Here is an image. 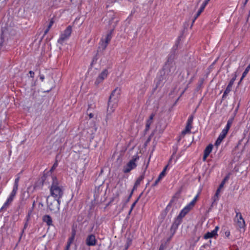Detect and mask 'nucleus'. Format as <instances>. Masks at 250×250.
<instances>
[{
    "label": "nucleus",
    "instance_id": "de8ad7c7",
    "mask_svg": "<svg viewBox=\"0 0 250 250\" xmlns=\"http://www.w3.org/2000/svg\"><path fill=\"white\" fill-rule=\"evenodd\" d=\"M40 80H41L42 82H43V80H44V75H40Z\"/></svg>",
    "mask_w": 250,
    "mask_h": 250
},
{
    "label": "nucleus",
    "instance_id": "6e6d98bb",
    "mask_svg": "<svg viewBox=\"0 0 250 250\" xmlns=\"http://www.w3.org/2000/svg\"><path fill=\"white\" fill-rule=\"evenodd\" d=\"M159 250H164V248L162 246H160Z\"/></svg>",
    "mask_w": 250,
    "mask_h": 250
},
{
    "label": "nucleus",
    "instance_id": "2eb2a0df",
    "mask_svg": "<svg viewBox=\"0 0 250 250\" xmlns=\"http://www.w3.org/2000/svg\"><path fill=\"white\" fill-rule=\"evenodd\" d=\"M155 115L154 114H151L149 118L147 120L146 125V127H145V131H147L149 128L150 125L152 124L153 122V119L154 118Z\"/></svg>",
    "mask_w": 250,
    "mask_h": 250
},
{
    "label": "nucleus",
    "instance_id": "7ed1b4c3",
    "mask_svg": "<svg viewBox=\"0 0 250 250\" xmlns=\"http://www.w3.org/2000/svg\"><path fill=\"white\" fill-rule=\"evenodd\" d=\"M46 200L48 208L51 212L56 213L59 211L61 203L60 199L58 200L54 198L53 200H50L49 196H48Z\"/></svg>",
    "mask_w": 250,
    "mask_h": 250
},
{
    "label": "nucleus",
    "instance_id": "39448f33",
    "mask_svg": "<svg viewBox=\"0 0 250 250\" xmlns=\"http://www.w3.org/2000/svg\"><path fill=\"white\" fill-rule=\"evenodd\" d=\"M139 156L136 155L134 156L132 159L129 161L127 164L123 167V171L125 173L130 172L131 170L134 169L137 167L136 161L139 159Z\"/></svg>",
    "mask_w": 250,
    "mask_h": 250
},
{
    "label": "nucleus",
    "instance_id": "6e6552de",
    "mask_svg": "<svg viewBox=\"0 0 250 250\" xmlns=\"http://www.w3.org/2000/svg\"><path fill=\"white\" fill-rule=\"evenodd\" d=\"M235 212L236 216L234 218V221L236 222L237 225L239 229H244L246 227V224L242 214L240 212H237L236 210H235Z\"/></svg>",
    "mask_w": 250,
    "mask_h": 250
},
{
    "label": "nucleus",
    "instance_id": "412c9836",
    "mask_svg": "<svg viewBox=\"0 0 250 250\" xmlns=\"http://www.w3.org/2000/svg\"><path fill=\"white\" fill-rule=\"evenodd\" d=\"M145 171L143 172L136 180L135 182V186H138L140 185L141 182L143 180V179L145 178Z\"/></svg>",
    "mask_w": 250,
    "mask_h": 250
},
{
    "label": "nucleus",
    "instance_id": "ea45409f",
    "mask_svg": "<svg viewBox=\"0 0 250 250\" xmlns=\"http://www.w3.org/2000/svg\"><path fill=\"white\" fill-rule=\"evenodd\" d=\"M32 210H30V211H28V214H27V215L26 216V218H27V221L29 220V218L30 217V215H31V214L32 213Z\"/></svg>",
    "mask_w": 250,
    "mask_h": 250
},
{
    "label": "nucleus",
    "instance_id": "b1692460",
    "mask_svg": "<svg viewBox=\"0 0 250 250\" xmlns=\"http://www.w3.org/2000/svg\"><path fill=\"white\" fill-rule=\"evenodd\" d=\"M75 235H76V230L75 229H73L72 231L71 236V237H70L69 238L67 242L72 243V242L74 240Z\"/></svg>",
    "mask_w": 250,
    "mask_h": 250
},
{
    "label": "nucleus",
    "instance_id": "dca6fc26",
    "mask_svg": "<svg viewBox=\"0 0 250 250\" xmlns=\"http://www.w3.org/2000/svg\"><path fill=\"white\" fill-rule=\"evenodd\" d=\"M42 221L43 222L45 223L48 226H53L52 219L49 215H44L42 217Z\"/></svg>",
    "mask_w": 250,
    "mask_h": 250
},
{
    "label": "nucleus",
    "instance_id": "37998d69",
    "mask_svg": "<svg viewBox=\"0 0 250 250\" xmlns=\"http://www.w3.org/2000/svg\"><path fill=\"white\" fill-rule=\"evenodd\" d=\"M58 166V163L56 162V163H55L53 166V167H52V168H51V170H53Z\"/></svg>",
    "mask_w": 250,
    "mask_h": 250
},
{
    "label": "nucleus",
    "instance_id": "7c9ffc66",
    "mask_svg": "<svg viewBox=\"0 0 250 250\" xmlns=\"http://www.w3.org/2000/svg\"><path fill=\"white\" fill-rule=\"evenodd\" d=\"M28 221L27 220L26 222H25V223L24 224V227L21 232V236L20 237V240H21V237H22V234L24 233V230L26 229V228L27 227V226H28Z\"/></svg>",
    "mask_w": 250,
    "mask_h": 250
},
{
    "label": "nucleus",
    "instance_id": "423d86ee",
    "mask_svg": "<svg viewBox=\"0 0 250 250\" xmlns=\"http://www.w3.org/2000/svg\"><path fill=\"white\" fill-rule=\"evenodd\" d=\"M18 191V189L13 188L11 192L10 193L9 196L7 198L6 201L4 203L3 206L0 208V210H6L9 206L12 203Z\"/></svg>",
    "mask_w": 250,
    "mask_h": 250
},
{
    "label": "nucleus",
    "instance_id": "cd10ccee",
    "mask_svg": "<svg viewBox=\"0 0 250 250\" xmlns=\"http://www.w3.org/2000/svg\"><path fill=\"white\" fill-rule=\"evenodd\" d=\"M182 218L177 216V217L175 219L173 223L179 226L182 222Z\"/></svg>",
    "mask_w": 250,
    "mask_h": 250
},
{
    "label": "nucleus",
    "instance_id": "13d9d810",
    "mask_svg": "<svg viewBox=\"0 0 250 250\" xmlns=\"http://www.w3.org/2000/svg\"><path fill=\"white\" fill-rule=\"evenodd\" d=\"M93 229V226L92 227L90 231H91Z\"/></svg>",
    "mask_w": 250,
    "mask_h": 250
},
{
    "label": "nucleus",
    "instance_id": "a878e982",
    "mask_svg": "<svg viewBox=\"0 0 250 250\" xmlns=\"http://www.w3.org/2000/svg\"><path fill=\"white\" fill-rule=\"evenodd\" d=\"M178 227H179V226H178L177 225L173 223H172V224L171 226V228H170V231L171 232H173L172 235L175 233V232H176V230L177 229Z\"/></svg>",
    "mask_w": 250,
    "mask_h": 250
},
{
    "label": "nucleus",
    "instance_id": "72a5a7b5",
    "mask_svg": "<svg viewBox=\"0 0 250 250\" xmlns=\"http://www.w3.org/2000/svg\"><path fill=\"white\" fill-rule=\"evenodd\" d=\"M233 118H230L227 122V126H229V127H230L232 123H233Z\"/></svg>",
    "mask_w": 250,
    "mask_h": 250
},
{
    "label": "nucleus",
    "instance_id": "a19ab883",
    "mask_svg": "<svg viewBox=\"0 0 250 250\" xmlns=\"http://www.w3.org/2000/svg\"><path fill=\"white\" fill-rule=\"evenodd\" d=\"M139 200V198L132 204L131 206V209H133L134 207H135V205L136 204L137 202H138Z\"/></svg>",
    "mask_w": 250,
    "mask_h": 250
},
{
    "label": "nucleus",
    "instance_id": "c03bdc74",
    "mask_svg": "<svg viewBox=\"0 0 250 250\" xmlns=\"http://www.w3.org/2000/svg\"><path fill=\"white\" fill-rule=\"evenodd\" d=\"M29 74H30V77L31 78H34V75H35V73L33 71H30L29 72Z\"/></svg>",
    "mask_w": 250,
    "mask_h": 250
},
{
    "label": "nucleus",
    "instance_id": "ddd939ff",
    "mask_svg": "<svg viewBox=\"0 0 250 250\" xmlns=\"http://www.w3.org/2000/svg\"><path fill=\"white\" fill-rule=\"evenodd\" d=\"M219 227L218 226L215 227V229L211 232H208L205 234L204 236V239H208V238H210L213 237V236L217 235V231Z\"/></svg>",
    "mask_w": 250,
    "mask_h": 250
},
{
    "label": "nucleus",
    "instance_id": "aec40b11",
    "mask_svg": "<svg viewBox=\"0 0 250 250\" xmlns=\"http://www.w3.org/2000/svg\"><path fill=\"white\" fill-rule=\"evenodd\" d=\"M190 210L188 208V207H185L181 210L178 216L183 219Z\"/></svg>",
    "mask_w": 250,
    "mask_h": 250
},
{
    "label": "nucleus",
    "instance_id": "f704fd0d",
    "mask_svg": "<svg viewBox=\"0 0 250 250\" xmlns=\"http://www.w3.org/2000/svg\"><path fill=\"white\" fill-rule=\"evenodd\" d=\"M229 128H230V127H229V126H227L226 125V126L225 127V128L222 130V131L227 134Z\"/></svg>",
    "mask_w": 250,
    "mask_h": 250
},
{
    "label": "nucleus",
    "instance_id": "a18cd8bd",
    "mask_svg": "<svg viewBox=\"0 0 250 250\" xmlns=\"http://www.w3.org/2000/svg\"><path fill=\"white\" fill-rule=\"evenodd\" d=\"M225 235H226V236L227 237H229V236L230 235V232H229V231H228H228H226L225 232Z\"/></svg>",
    "mask_w": 250,
    "mask_h": 250
},
{
    "label": "nucleus",
    "instance_id": "2f4dec72",
    "mask_svg": "<svg viewBox=\"0 0 250 250\" xmlns=\"http://www.w3.org/2000/svg\"><path fill=\"white\" fill-rule=\"evenodd\" d=\"M195 204V203L192 200L186 207H188V208H189L190 210L193 207L194 205Z\"/></svg>",
    "mask_w": 250,
    "mask_h": 250
},
{
    "label": "nucleus",
    "instance_id": "0eeeda50",
    "mask_svg": "<svg viewBox=\"0 0 250 250\" xmlns=\"http://www.w3.org/2000/svg\"><path fill=\"white\" fill-rule=\"evenodd\" d=\"M72 33V27L71 26H68L63 31V32L61 34L59 39L58 40V43L60 44H62L63 42L68 40L70 37Z\"/></svg>",
    "mask_w": 250,
    "mask_h": 250
},
{
    "label": "nucleus",
    "instance_id": "e433bc0d",
    "mask_svg": "<svg viewBox=\"0 0 250 250\" xmlns=\"http://www.w3.org/2000/svg\"><path fill=\"white\" fill-rule=\"evenodd\" d=\"M162 179L158 176V178L156 180L155 183L153 184V186H156L158 183L162 180Z\"/></svg>",
    "mask_w": 250,
    "mask_h": 250
},
{
    "label": "nucleus",
    "instance_id": "4c0bfd02",
    "mask_svg": "<svg viewBox=\"0 0 250 250\" xmlns=\"http://www.w3.org/2000/svg\"><path fill=\"white\" fill-rule=\"evenodd\" d=\"M54 22V21L53 19H51V20L50 21L48 25V27H49V28H50L52 27V26L53 25Z\"/></svg>",
    "mask_w": 250,
    "mask_h": 250
},
{
    "label": "nucleus",
    "instance_id": "864d4df0",
    "mask_svg": "<svg viewBox=\"0 0 250 250\" xmlns=\"http://www.w3.org/2000/svg\"><path fill=\"white\" fill-rule=\"evenodd\" d=\"M138 186H135V183L134 184V187H133V188L132 189V190H133V191L136 189V188H137Z\"/></svg>",
    "mask_w": 250,
    "mask_h": 250
},
{
    "label": "nucleus",
    "instance_id": "8fccbe9b",
    "mask_svg": "<svg viewBox=\"0 0 250 250\" xmlns=\"http://www.w3.org/2000/svg\"><path fill=\"white\" fill-rule=\"evenodd\" d=\"M71 244H72L71 243H69V242H67V245H66L67 250L69 249Z\"/></svg>",
    "mask_w": 250,
    "mask_h": 250
},
{
    "label": "nucleus",
    "instance_id": "3c124183",
    "mask_svg": "<svg viewBox=\"0 0 250 250\" xmlns=\"http://www.w3.org/2000/svg\"><path fill=\"white\" fill-rule=\"evenodd\" d=\"M88 116L89 117L90 119H91L93 117H94V115L93 113H90L88 114Z\"/></svg>",
    "mask_w": 250,
    "mask_h": 250
},
{
    "label": "nucleus",
    "instance_id": "c9c22d12",
    "mask_svg": "<svg viewBox=\"0 0 250 250\" xmlns=\"http://www.w3.org/2000/svg\"><path fill=\"white\" fill-rule=\"evenodd\" d=\"M229 128H230V127H229V126H227L226 125V126L225 127V128L222 130V131L227 134Z\"/></svg>",
    "mask_w": 250,
    "mask_h": 250
},
{
    "label": "nucleus",
    "instance_id": "c756f323",
    "mask_svg": "<svg viewBox=\"0 0 250 250\" xmlns=\"http://www.w3.org/2000/svg\"><path fill=\"white\" fill-rule=\"evenodd\" d=\"M112 113H109L108 112H107L106 115L105 117V125H107L108 124V121L110 120L111 117Z\"/></svg>",
    "mask_w": 250,
    "mask_h": 250
},
{
    "label": "nucleus",
    "instance_id": "4d7b16f0",
    "mask_svg": "<svg viewBox=\"0 0 250 250\" xmlns=\"http://www.w3.org/2000/svg\"><path fill=\"white\" fill-rule=\"evenodd\" d=\"M132 210L133 209H131V208H130V210H129V213H128L129 214H130L131 213V212L132 211Z\"/></svg>",
    "mask_w": 250,
    "mask_h": 250
},
{
    "label": "nucleus",
    "instance_id": "9b49d317",
    "mask_svg": "<svg viewBox=\"0 0 250 250\" xmlns=\"http://www.w3.org/2000/svg\"><path fill=\"white\" fill-rule=\"evenodd\" d=\"M237 77V75L236 74H234V76L229 81L227 88H226L224 92V93L222 96V98L223 99H225L228 95V94L230 92V91L231 90V87L233 85L234 81H235Z\"/></svg>",
    "mask_w": 250,
    "mask_h": 250
},
{
    "label": "nucleus",
    "instance_id": "bf43d9fd",
    "mask_svg": "<svg viewBox=\"0 0 250 250\" xmlns=\"http://www.w3.org/2000/svg\"><path fill=\"white\" fill-rule=\"evenodd\" d=\"M128 0L129 1H133V0Z\"/></svg>",
    "mask_w": 250,
    "mask_h": 250
},
{
    "label": "nucleus",
    "instance_id": "603ef678",
    "mask_svg": "<svg viewBox=\"0 0 250 250\" xmlns=\"http://www.w3.org/2000/svg\"><path fill=\"white\" fill-rule=\"evenodd\" d=\"M133 190H132V191H131V193H130V194L129 196H128V198L127 201H128V200L130 199V198H131V197L132 196V194H133Z\"/></svg>",
    "mask_w": 250,
    "mask_h": 250
},
{
    "label": "nucleus",
    "instance_id": "393cba45",
    "mask_svg": "<svg viewBox=\"0 0 250 250\" xmlns=\"http://www.w3.org/2000/svg\"><path fill=\"white\" fill-rule=\"evenodd\" d=\"M168 165H167L163 169L162 171L160 173L159 177L163 179L166 175V170L167 169Z\"/></svg>",
    "mask_w": 250,
    "mask_h": 250
},
{
    "label": "nucleus",
    "instance_id": "20e7f679",
    "mask_svg": "<svg viewBox=\"0 0 250 250\" xmlns=\"http://www.w3.org/2000/svg\"><path fill=\"white\" fill-rule=\"evenodd\" d=\"M114 29L110 30L105 35L104 38H102L99 43V49H102V50H104L107 47L108 43L110 42L112 38V33Z\"/></svg>",
    "mask_w": 250,
    "mask_h": 250
},
{
    "label": "nucleus",
    "instance_id": "f03ea898",
    "mask_svg": "<svg viewBox=\"0 0 250 250\" xmlns=\"http://www.w3.org/2000/svg\"><path fill=\"white\" fill-rule=\"evenodd\" d=\"M121 89L117 87L111 93L108 100L107 112L112 113L117 106Z\"/></svg>",
    "mask_w": 250,
    "mask_h": 250
},
{
    "label": "nucleus",
    "instance_id": "49530a36",
    "mask_svg": "<svg viewBox=\"0 0 250 250\" xmlns=\"http://www.w3.org/2000/svg\"><path fill=\"white\" fill-rule=\"evenodd\" d=\"M198 196H199V194H198L197 195H196L194 197V198L193 199L192 201H194L195 203H196L197 200V198L198 197Z\"/></svg>",
    "mask_w": 250,
    "mask_h": 250
},
{
    "label": "nucleus",
    "instance_id": "c85d7f7f",
    "mask_svg": "<svg viewBox=\"0 0 250 250\" xmlns=\"http://www.w3.org/2000/svg\"><path fill=\"white\" fill-rule=\"evenodd\" d=\"M229 178V176H226L224 178V179L222 181L221 183H220V184L219 186V187H220V188H223V187H224V185L225 184L226 181L227 180H228Z\"/></svg>",
    "mask_w": 250,
    "mask_h": 250
},
{
    "label": "nucleus",
    "instance_id": "473e14b6",
    "mask_svg": "<svg viewBox=\"0 0 250 250\" xmlns=\"http://www.w3.org/2000/svg\"><path fill=\"white\" fill-rule=\"evenodd\" d=\"M191 132V131H190L189 129H187L186 128L184 129L182 132H181V135L185 136L186 134L188 133H190Z\"/></svg>",
    "mask_w": 250,
    "mask_h": 250
},
{
    "label": "nucleus",
    "instance_id": "6ab92c4d",
    "mask_svg": "<svg viewBox=\"0 0 250 250\" xmlns=\"http://www.w3.org/2000/svg\"><path fill=\"white\" fill-rule=\"evenodd\" d=\"M173 59L168 58L167 59V62H166L165 65V69H168L169 70V71H171V68H172L173 66Z\"/></svg>",
    "mask_w": 250,
    "mask_h": 250
},
{
    "label": "nucleus",
    "instance_id": "1a4fd4ad",
    "mask_svg": "<svg viewBox=\"0 0 250 250\" xmlns=\"http://www.w3.org/2000/svg\"><path fill=\"white\" fill-rule=\"evenodd\" d=\"M97 243V240L96 239V236L93 234L88 235L85 239V244L87 246H95Z\"/></svg>",
    "mask_w": 250,
    "mask_h": 250
},
{
    "label": "nucleus",
    "instance_id": "58836bf2",
    "mask_svg": "<svg viewBox=\"0 0 250 250\" xmlns=\"http://www.w3.org/2000/svg\"><path fill=\"white\" fill-rule=\"evenodd\" d=\"M222 188H220V187H218L217 189L216 190V192L215 193V194L216 195V196L217 197V195H218L219 196V193L220 192V191H221V189Z\"/></svg>",
    "mask_w": 250,
    "mask_h": 250
},
{
    "label": "nucleus",
    "instance_id": "f3484780",
    "mask_svg": "<svg viewBox=\"0 0 250 250\" xmlns=\"http://www.w3.org/2000/svg\"><path fill=\"white\" fill-rule=\"evenodd\" d=\"M227 134V133L222 131L220 134H219L217 140L216 141L215 145L216 146L220 145L222 140L225 138Z\"/></svg>",
    "mask_w": 250,
    "mask_h": 250
},
{
    "label": "nucleus",
    "instance_id": "79ce46f5",
    "mask_svg": "<svg viewBox=\"0 0 250 250\" xmlns=\"http://www.w3.org/2000/svg\"><path fill=\"white\" fill-rule=\"evenodd\" d=\"M213 202H215L216 201H218L219 200V196L217 195V197L216 196V195L214 194V196L213 197Z\"/></svg>",
    "mask_w": 250,
    "mask_h": 250
},
{
    "label": "nucleus",
    "instance_id": "4468645a",
    "mask_svg": "<svg viewBox=\"0 0 250 250\" xmlns=\"http://www.w3.org/2000/svg\"><path fill=\"white\" fill-rule=\"evenodd\" d=\"M213 148L212 144L208 145L205 148L204 151L203 160H206L207 157L208 156L210 152H211Z\"/></svg>",
    "mask_w": 250,
    "mask_h": 250
},
{
    "label": "nucleus",
    "instance_id": "5701e85b",
    "mask_svg": "<svg viewBox=\"0 0 250 250\" xmlns=\"http://www.w3.org/2000/svg\"><path fill=\"white\" fill-rule=\"evenodd\" d=\"M20 177L19 176H17V178L15 179L14 184L13 185V188L16 189L18 190L19 187V182L20 181Z\"/></svg>",
    "mask_w": 250,
    "mask_h": 250
},
{
    "label": "nucleus",
    "instance_id": "bb28decb",
    "mask_svg": "<svg viewBox=\"0 0 250 250\" xmlns=\"http://www.w3.org/2000/svg\"><path fill=\"white\" fill-rule=\"evenodd\" d=\"M182 218L177 216V217L175 219L173 223L179 226L182 222Z\"/></svg>",
    "mask_w": 250,
    "mask_h": 250
},
{
    "label": "nucleus",
    "instance_id": "f257e3e1",
    "mask_svg": "<svg viewBox=\"0 0 250 250\" xmlns=\"http://www.w3.org/2000/svg\"><path fill=\"white\" fill-rule=\"evenodd\" d=\"M52 182L49 188L50 196L55 199L59 200L62 197L64 188L55 176L52 177Z\"/></svg>",
    "mask_w": 250,
    "mask_h": 250
},
{
    "label": "nucleus",
    "instance_id": "4be33fe9",
    "mask_svg": "<svg viewBox=\"0 0 250 250\" xmlns=\"http://www.w3.org/2000/svg\"><path fill=\"white\" fill-rule=\"evenodd\" d=\"M250 69V63L249 64V65L247 67L245 71L242 74V76L241 78L240 81L239 82V83L242 81V80L246 77L247 74H248V72L249 71Z\"/></svg>",
    "mask_w": 250,
    "mask_h": 250
},
{
    "label": "nucleus",
    "instance_id": "a211bd4d",
    "mask_svg": "<svg viewBox=\"0 0 250 250\" xmlns=\"http://www.w3.org/2000/svg\"><path fill=\"white\" fill-rule=\"evenodd\" d=\"M193 116L190 115L188 117V118L187 120L186 126L185 128H186L187 129H188L190 131H191V129L192 128V125L193 123Z\"/></svg>",
    "mask_w": 250,
    "mask_h": 250
},
{
    "label": "nucleus",
    "instance_id": "f8f14e48",
    "mask_svg": "<svg viewBox=\"0 0 250 250\" xmlns=\"http://www.w3.org/2000/svg\"><path fill=\"white\" fill-rule=\"evenodd\" d=\"M209 0H206L201 5L199 10L197 12L196 14L195 15L194 19L192 21V24L195 22V20L197 19V18L200 15V14L202 13V12L204 11L205 8L206 7V5L208 4V1Z\"/></svg>",
    "mask_w": 250,
    "mask_h": 250
},
{
    "label": "nucleus",
    "instance_id": "5fc2aeb1",
    "mask_svg": "<svg viewBox=\"0 0 250 250\" xmlns=\"http://www.w3.org/2000/svg\"><path fill=\"white\" fill-rule=\"evenodd\" d=\"M249 1V0H245L244 3V5L245 6L247 3L248 2V1Z\"/></svg>",
    "mask_w": 250,
    "mask_h": 250
},
{
    "label": "nucleus",
    "instance_id": "09e8293b",
    "mask_svg": "<svg viewBox=\"0 0 250 250\" xmlns=\"http://www.w3.org/2000/svg\"><path fill=\"white\" fill-rule=\"evenodd\" d=\"M50 29V28H49V27H47V28L44 31V36L45 35L49 32Z\"/></svg>",
    "mask_w": 250,
    "mask_h": 250
},
{
    "label": "nucleus",
    "instance_id": "052dcab7",
    "mask_svg": "<svg viewBox=\"0 0 250 250\" xmlns=\"http://www.w3.org/2000/svg\"><path fill=\"white\" fill-rule=\"evenodd\" d=\"M235 250H239L238 249H236Z\"/></svg>",
    "mask_w": 250,
    "mask_h": 250
},
{
    "label": "nucleus",
    "instance_id": "9d476101",
    "mask_svg": "<svg viewBox=\"0 0 250 250\" xmlns=\"http://www.w3.org/2000/svg\"><path fill=\"white\" fill-rule=\"evenodd\" d=\"M108 72L107 69H104L96 78L95 81V84L98 85L100 83H102L103 81L107 77Z\"/></svg>",
    "mask_w": 250,
    "mask_h": 250
}]
</instances>
